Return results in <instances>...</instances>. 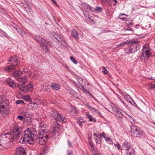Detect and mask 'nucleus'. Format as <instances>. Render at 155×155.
<instances>
[{"label": "nucleus", "instance_id": "obj_35", "mask_svg": "<svg viewBox=\"0 0 155 155\" xmlns=\"http://www.w3.org/2000/svg\"><path fill=\"white\" fill-rule=\"evenodd\" d=\"M89 108L90 109V110H91L94 113H95L97 110L94 108L91 107L90 106L89 107Z\"/></svg>", "mask_w": 155, "mask_h": 155}, {"label": "nucleus", "instance_id": "obj_56", "mask_svg": "<svg viewBox=\"0 0 155 155\" xmlns=\"http://www.w3.org/2000/svg\"><path fill=\"white\" fill-rule=\"evenodd\" d=\"M100 137H104L105 138V137H105L104 136V134H101V135H100Z\"/></svg>", "mask_w": 155, "mask_h": 155}, {"label": "nucleus", "instance_id": "obj_64", "mask_svg": "<svg viewBox=\"0 0 155 155\" xmlns=\"http://www.w3.org/2000/svg\"><path fill=\"white\" fill-rule=\"evenodd\" d=\"M116 3H114V4H113L114 5V6H115V5H116Z\"/></svg>", "mask_w": 155, "mask_h": 155}, {"label": "nucleus", "instance_id": "obj_20", "mask_svg": "<svg viewBox=\"0 0 155 155\" xmlns=\"http://www.w3.org/2000/svg\"><path fill=\"white\" fill-rule=\"evenodd\" d=\"M120 93L123 96L124 98L127 101L131 103L130 100V99H132L130 95L126 93L122 92L121 91H120Z\"/></svg>", "mask_w": 155, "mask_h": 155}, {"label": "nucleus", "instance_id": "obj_5", "mask_svg": "<svg viewBox=\"0 0 155 155\" xmlns=\"http://www.w3.org/2000/svg\"><path fill=\"white\" fill-rule=\"evenodd\" d=\"M51 35L53 36V40L57 43L60 44L63 47H66L67 44L63 37L58 33L53 32L51 33Z\"/></svg>", "mask_w": 155, "mask_h": 155}, {"label": "nucleus", "instance_id": "obj_50", "mask_svg": "<svg viewBox=\"0 0 155 155\" xmlns=\"http://www.w3.org/2000/svg\"><path fill=\"white\" fill-rule=\"evenodd\" d=\"M149 88L150 89H152L155 88V85H153L152 86L150 87H149Z\"/></svg>", "mask_w": 155, "mask_h": 155}, {"label": "nucleus", "instance_id": "obj_23", "mask_svg": "<svg viewBox=\"0 0 155 155\" xmlns=\"http://www.w3.org/2000/svg\"><path fill=\"white\" fill-rule=\"evenodd\" d=\"M78 122L79 125L81 127L83 126V124L85 123V120L83 117H78Z\"/></svg>", "mask_w": 155, "mask_h": 155}, {"label": "nucleus", "instance_id": "obj_45", "mask_svg": "<svg viewBox=\"0 0 155 155\" xmlns=\"http://www.w3.org/2000/svg\"><path fill=\"white\" fill-rule=\"evenodd\" d=\"M53 4L56 5L57 6H58V5L57 4V2L55 0H51Z\"/></svg>", "mask_w": 155, "mask_h": 155}, {"label": "nucleus", "instance_id": "obj_30", "mask_svg": "<svg viewBox=\"0 0 155 155\" xmlns=\"http://www.w3.org/2000/svg\"><path fill=\"white\" fill-rule=\"evenodd\" d=\"M71 60L74 64H77L78 62L73 56H71L70 58Z\"/></svg>", "mask_w": 155, "mask_h": 155}, {"label": "nucleus", "instance_id": "obj_2", "mask_svg": "<svg viewBox=\"0 0 155 155\" xmlns=\"http://www.w3.org/2000/svg\"><path fill=\"white\" fill-rule=\"evenodd\" d=\"M37 135L36 130L34 128L30 127L22 133L19 142L21 143L28 142L29 143H32L37 139Z\"/></svg>", "mask_w": 155, "mask_h": 155}, {"label": "nucleus", "instance_id": "obj_27", "mask_svg": "<svg viewBox=\"0 0 155 155\" xmlns=\"http://www.w3.org/2000/svg\"><path fill=\"white\" fill-rule=\"evenodd\" d=\"M87 9L88 11H91L95 12V8L92 7L90 5H87Z\"/></svg>", "mask_w": 155, "mask_h": 155}, {"label": "nucleus", "instance_id": "obj_39", "mask_svg": "<svg viewBox=\"0 0 155 155\" xmlns=\"http://www.w3.org/2000/svg\"><path fill=\"white\" fill-rule=\"evenodd\" d=\"M90 144L92 148V149H94V146L93 143L91 142V141L89 140Z\"/></svg>", "mask_w": 155, "mask_h": 155}, {"label": "nucleus", "instance_id": "obj_7", "mask_svg": "<svg viewBox=\"0 0 155 155\" xmlns=\"http://www.w3.org/2000/svg\"><path fill=\"white\" fill-rule=\"evenodd\" d=\"M18 88L22 91L27 92L28 91H31L33 90L34 86L31 82H29L25 86L21 84L17 85Z\"/></svg>", "mask_w": 155, "mask_h": 155}, {"label": "nucleus", "instance_id": "obj_34", "mask_svg": "<svg viewBox=\"0 0 155 155\" xmlns=\"http://www.w3.org/2000/svg\"><path fill=\"white\" fill-rule=\"evenodd\" d=\"M127 42H124L119 44L118 46V47H120L121 46H124L126 44Z\"/></svg>", "mask_w": 155, "mask_h": 155}, {"label": "nucleus", "instance_id": "obj_1", "mask_svg": "<svg viewBox=\"0 0 155 155\" xmlns=\"http://www.w3.org/2000/svg\"><path fill=\"white\" fill-rule=\"evenodd\" d=\"M21 128L15 126L10 132L3 133L0 135V146L2 147L7 148L10 141L13 142L14 139H17L20 136Z\"/></svg>", "mask_w": 155, "mask_h": 155}, {"label": "nucleus", "instance_id": "obj_16", "mask_svg": "<svg viewBox=\"0 0 155 155\" xmlns=\"http://www.w3.org/2000/svg\"><path fill=\"white\" fill-rule=\"evenodd\" d=\"M17 81L21 84L24 85L28 81V79L25 76L17 78Z\"/></svg>", "mask_w": 155, "mask_h": 155}, {"label": "nucleus", "instance_id": "obj_40", "mask_svg": "<svg viewBox=\"0 0 155 155\" xmlns=\"http://www.w3.org/2000/svg\"><path fill=\"white\" fill-rule=\"evenodd\" d=\"M102 72L104 74H106L107 73L108 71L105 68L103 67Z\"/></svg>", "mask_w": 155, "mask_h": 155}, {"label": "nucleus", "instance_id": "obj_24", "mask_svg": "<svg viewBox=\"0 0 155 155\" xmlns=\"http://www.w3.org/2000/svg\"><path fill=\"white\" fill-rule=\"evenodd\" d=\"M22 74V72L21 71L17 70L13 73V75L14 77H19L21 76Z\"/></svg>", "mask_w": 155, "mask_h": 155}, {"label": "nucleus", "instance_id": "obj_48", "mask_svg": "<svg viewBox=\"0 0 155 155\" xmlns=\"http://www.w3.org/2000/svg\"><path fill=\"white\" fill-rule=\"evenodd\" d=\"M88 20H90V21H93V19H91V16H90L89 15L88 16Z\"/></svg>", "mask_w": 155, "mask_h": 155}, {"label": "nucleus", "instance_id": "obj_54", "mask_svg": "<svg viewBox=\"0 0 155 155\" xmlns=\"http://www.w3.org/2000/svg\"><path fill=\"white\" fill-rule=\"evenodd\" d=\"M148 78L149 79H150L151 80H154L155 79L153 77L149 78Z\"/></svg>", "mask_w": 155, "mask_h": 155}, {"label": "nucleus", "instance_id": "obj_42", "mask_svg": "<svg viewBox=\"0 0 155 155\" xmlns=\"http://www.w3.org/2000/svg\"><path fill=\"white\" fill-rule=\"evenodd\" d=\"M118 18L123 21L126 20V19H127L126 18L123 17L122 16H119Z\"/></svg>", "mask_w": 155, "mask_h": 155}, {"label": "nucleus", "instance_id": "obj_59", "mask_svg": "<svg viewBox=\"0 0 155 155\" xmlns=\"http://www.w3.org/2000/svg\"><path fill=\"white\" fill-rule=\"evenodd\" d=\"M102 2L103 3H105L107 1V0H101Z\"/></svg>", "mask_w": 155, "mask_h": 155}, {"label": "nucleus", "instance_id": "obj_31", "mask_svg": "<svg viewBox=\"0 0 155 155\" xmlns=\"http://www.w3.org/2000/svg\"><path fill=\"white\" fill-rule=\"evenodd\" d=\"M94 138L97 143H100L101 142V139L100 137H98L96 138V137H94Z\"/></svg>", "mask_w": 155, "mask_h": 155}, {"label": "nucleus", "instance_id": "obj_62", "mask_svg": "<svg viewBox=\"0 0 155 155\" xmlns=\"http://www.w3.org/2000/svg\"><path fill=\"white\" fill-rule=\"evenodd\" d=\"M94 155H99V154H98L97 153H96L95 154H94Z\"/></svg>", "mask_w": 155, "mask_h": 155}, {"label": "nucleus", "instance_id": "obj_28", "mask_svg": "<svg viewBox=\"0 0 155 155\" xmlns=\"http://www.w3.org/2000/svg\"><path fill=\"white\" fill-rule=\"evenodd\" d=\"M105 139L107 143L110 145L113 144V143L111 139L109 137H105Z\"/></svg>", "mask_w": 155, "mask_h": 155}, {"label": "nucleus", "instance_id": "obj_13", "mask_svg": "<svg viewBox=\"0 0 155 155\" xmlns=\"http://www.w3.org/2000/svg\"><path fill=\"white\" fill-rule=\"evenodd\" d=\"M46 127L47 125L44 122H41L40 123L38 128L39 134L41 135L43 134L42 133H44L45 130L46 129Z\"/></svg>", "mask_w": 155, "mask_h": 155}, {"label": "nucleus", "instance_id": "obj_33", "mask_svg": "<svg viewBox=\"0 0 155 155\" xmlns=\"http://www.w3.org/2000/svg\"><path fill=\"white\" fill-rule=\"evenodd\" d=\"M87 117L89 119V120L91 121H92L93 120V119L92 116L90 114H87Z\"/></svg>", "mask_w": 155, "mask_h": 155}, {"label": "nucleus", "instance_id": "obj_8", "mask_svg": "<svg viewBox=\"0 0 155 155\" xmlns=\"http://www.w3.org/2000/svg\"><path fill=\"white\" fill-rule=\"evenodd\" d=\"M130 134L135 137H139L142 135L143 132L137 127L133 126L131 127Z\"/></svg>", "mask_w": 155, "mask_h": 155}, {"label": "nucleus", "instance_id": "obj_38", "mask_svg": "<svg viewBox=\"0 0 155 155\" xmlns=\"http://www.w3.org/2000/svg\"><path fill=\"white\" fill-rule=\"evenodd\" d=\"M24 98L25 100L27 101H29L31 99L30 97L28 96H25Z\"/></svg>", "mask_w": 155, "mask_h": 155}, {"label": "nucleus", "instance_id": "obj_6", "mask_svg": "<svg viewBox=\"0 0 155 155\" xmlns=\"http://www.w3.org/2000/svg\"><path fill=\"white\" fill-rule=\"evenodd\" d=\"M51 116L56 121H59L61 123H64L66 121V118L58 111H52L50 112Z\"/></svg>", "mask_w": 155, "mask_h": 155}, {"label": "nucleus", "instance_id": "obj_15", "mask_svg": "<svg viewBox=\"0 0 155 155\" xmlns=\"http://www.w3.org/2000/svg\"><path fill=\"white\" fill-rule=\"evenodd\" d=\"M61 126L58 123L56 122H54L53 128V133L54 135L56 133H58L59 130Z\"/></svg>", "mask_w": 155, "mask_h": 155}, {"label": "nucleus", "instance_id": "obj_47", "mask_svg": "<svg viewBox=\"0 0 155 155\" xmlns=\"http://www.w3.org/2000/svg\"><path fill=\"white\" fill-rule=\"evenodd\" d=\"M91 152L93 154V155H94V154H95L97 152H95V150L94 149H92L91 150Z\"/></svg>", "mask_w": 155, "mask_h": 155}, {"label": "nucleus", "instance_id": "obj_49", "mask_svg": "<svg viewBox=\"0 0 155 155\" xmlns=\"http://www.w3.org/2000/svg\"><path fill=\"white\" fill-rule=\"evenodd\" d=\"M96 112L98 115H100L101 114V112L100 111L97 110Z\"/></svg>", "mask_w": 155, "mask_h": 155}, {"label": "nucleus", "instance_id": "obj_10", "mask_svg": "<svg viewBox=\"0 0 155 155\" xmlns=\"http://www.w3.org/2000/svg\"><path fill=\"white\" fill-rule=\"evenodd\" d=\"M137 42L136 41H132L129 43V45H130L129 48V53H132L135 51H136L139 49V47L137 46V45H135L133 46L132 45L134 44H136Z\"/></svg>", "mask_w": 155, "mask_h": 155}, {"label": "nucleus", "instance_id": "obj_53", "mask_svg": "<svg viewBox=\"0 0 155 155\" xmlns=\"http://www.w3.org/2000/svg\"><path fill=\"white\" fill-rule=\"evenodd\" d=\"M93 135L94 136V137H95L96 138L98 137L96 133H94L93 134Z\"/></svg>", "mask_w": 155, "mask_h": 155}, {"label": "nucleus", "instance_id": "obj_12", "mask_svg": "<svg viewBox=\"0 0 155 155\" xmlns=\"http://www.w3.org/2000/svg\"><path fill=\"white\" fill-rule=\"evenodd\" d=\"M130 143L128 141H125L123 143L121 147V149L127 151L131 150L132 148Z\"/></svg>", "mask_w": 155, "mask_h": 155}, {"label": "nucleus", "instance_id": "obj_26", "mask_svg": "<svg viewBox=\"0 0 155 155\" xmlns=\"http://www.w3.org/2000/svg\"><path fill=\"white\" fill-rule=\"evenodd\" d=\"M126 24L128 27L130 28L133 26V23L131 21H127L126 22Z\"/></svg>", "mask_w": 155, "mask_h": 155}, {"label": "nucleus", "instance_id": "obj_61", "mask_svg": "<svg viewBox=\"0 0 155 155\" xmlns=\"http://www.w3.org/2000/svg\"><path fill=\"white\" fill-rule=\"evenodd\" d=\"M117 97L119 98V99L120 100L121 99H120V97H119V95H118V94H117Z\"/></svg>", "mask_w": 155, "mask_h": 155}, {"label": "nucleus", "instance_id": "obj_17", "mask_svg": "<svg viewBox=\"0 0 155 155\" xmlns=\"http://www.w3.org/2000/svg\"><path fill=\"white\" fill-rule=\"evenodd\" d=\"M6 81L9 86L13 89H15L16 87V85L14 81L10 78H8L6 80Z\"/></svg>", "mask_w": 155, "mask_h": 155}, {"label": "nucleus", "instance_id": "obj_37", "mask_svg": "<svg viewBox=\"0 0 155 155\" xmlns=\"http://www.w3.org/2000/svg\"><path fill=\"white\" fill-rule=\"evenodd\" d=\"M82 90L83 91L85 94L90 93V92L86 89L83 87H82Z\"/></svg>", "mask_w": 155, "mask_h": 155}, {"label": "nucleus", "instance_id": "obj_60", "mask_svg": "<svg viewBox=\"0 0 155 155\" xmlns=\"http://www.w3.org/2000/svg\"><path fill=\"white\" fill-rule=\"evenodd\" d=\"M113 1L115 3H117V0H113Z\"/></svg>", "mask_w": 155, "mask_h": 155}, {"label": "nucleus", "instance_id": "obj_22", "mask_svg": "<svg viewBox=\"0 0 155 155\" xmlns=\"http://www.w3.org/2000/svg\"><path fill=\"white\" fill-rule=\"evenodd\" d=\"M51 87L53 90H58L60 88V85L55 83H52L51 85Z\"/></svg>", "mask_w": 155, "mask_h": 155}, {"label": "nucleus", "instance_id": "obj_55", "mask_svg": "<svg viewBox=\"0 0 155 155\" xmlns=\"http://www.w3.org/2000/svg\"><path fill=\"white\" fill-rule=\"evenodd\" d=\"M126 31L129 30V31H132V29L131 28H130V29L127 28V29H126Z\"/></svg>", "mask_w": 155, "mask_h": 155}, {"label": "nucleus", "instance_id": "obj_51", "mask_svg": "<svg viewBox=\"0 0 155 155\" xmlns=\"http://www.w3.org/2000/svg\"><path fill=\"white\" fill-rule=\"evenodd\" d=\"M68 142L69 146V147H71V144L70 141L69 140H68Z\"/></svg>", "mask_w": 155, "mask_h": 155}, {"label": "nucleus", "instance_id": "obj_18", "mask_svg": "<svg viewBox=\"0 0 155 155\" xmlns=\"http://www.w3.org/2000/svg\"><path fill=\"white\" fill-rule=\"evenodd\" d=\"M4 70L6 72H11L15 70V66L11 65L6 66Z\"/></svg>", "mask_w": 155, "mask_h": 155}, {"label": "nucleus", "instance_id": "obj_14", "mask_svg": "<svg viewBox=\"0 0 155 155\" xmlns=\"http://www.w3.org/2000/svg\"><path fill=\"white\" fill-rule=\"evenodd\" d=\"M15 155H26L25 149L21 147H18L16 148Z\"/></svg>", "mask_w": 155, "mask_h": 155}, {"label": "nucleus", "instance_id": "obj_25", "mask_svg": "<svg viewBox=\"0 0 155 155\" xmlns=\"http://www.w3.org/2000/svg\"><path fill=\"white\" fill-rule=\"evenodd\" d=\"M130 151H129L128 150L127 151L126 153L127 155H135V151L132 148L130 150Z\"/></svg>", "mask_w": 155, "mask_h": 155}, {"label": "nucleus", "instance_id": "obj_4", "mask_svg": "<svg viewBox=\"0 0 155 155\" xmlns=\"http://www.w3.org/2000/svg\"><path fill=\"white\" fill-rule=\"evenodd\" d=\"M142 50V52L140 59L142 61L144 62L151 56V50L149 49L148 45L147 44L143 46Z\"/></svg>", "mask_w": 155, "mask_h": 155}, {"label": "nucleus", "instance_id": "obj_9", "mask_svg": "<svg viewBox=\"0 0 155 155\" xmlns=\"http://www.w3.org/2000/svg\"><path fill=\"white\" fill-rule=\"evenodd\" d=\"M112 109V112L114 114L115 116L117 117V118H122V110L119 108L117 107H116L114 106L113 107L111 106Z\"/></svg>", "mask_w": 155, "mask_h": 155}, {"label": "nucleus", "instance_id": "obj_3", "mask_svg": "<svg viewBox=\"0 0 155 155\" xmlns=\"http://www.w3.org/2000/svg\"><path fill=\"white\" fill-rule=\"evenodd\" d=\"M35 41L40 45V47L45 52L48 51L51 46V43L47 41L45 39L37 35L35 37Z\"/></svg>", "mask_w": 155, "mask_h": 155}, {"label": "nucleus", "instance_id": "obj_58", "mask_svg": "<svg viewBox=\"0 0 155 155\" xmlns=\"http://www.w3.org/2000/svg\"><path fill=\"white\" fill-rule=\"evenodd\" d=\"M120 100L122 103H123L124 104V101H123V100L121 99H120Z\"/></svg>", "mask_w": 155, "mask_h": 155}, {"label": "nucleus", "instance_id": "obj_63", "mask_svg": "<svg viewBox=\"0 0 155 155\" xmlns=\"http://www.w3.org/2000/svg\"><path fill=\"white\" fill-rule=\"evenodd\" d=\"M70 153H71L70 152H68V154L67 155H70Z\"/></svg>", "mask_w": 155, "mask_h": 155}, {"label": "nucleus", "instance_id": "obj_11", "mask_svg": "<svg viewBox=\"0 0 155 155\" xmlns=\"http://www.w3.org/2000/svg\"><path fill=\"white\" fill-rule=\"evenodd\" d=\"M8 61L12 63L11 65L15 66L18 65L19 63V61L18 60V58L15 56H13L10 58Z\"/></svg>", "mask_w": 155, "mask_h": 155}, {"label": "nucleus", "instance_id": "obj_21", "mask_svg": "<svg viewBox=\"0 0 155 155\" xmlns=\"http://www.w3.org/2000/svg\"><path fill=\"white\" fill-rule=\"evenodd\" d=\"M71 35L72 36L75 38V39L76 40H78L79 39V37L78 36V34L77 31H76L75 29H73L71 31Z\"/></svg>", "mask_w": 155, "mask_h": 155}, {"label": "nucleus", "instance_id": "obj_52", "mask_svg": "<svg viewBox=\"0 0 155 155\" xmlns=\"http://www.w3.org/2000/svg\"><path fill=\"white\" fill-rule=\"evenodd\" d=\"M123 15H125L126 16H127V15L124 14H120L119 16H122Z\"/></svg>", "mask_w": 155, "mask_h": 155}, {"label": "nucleus", "instance_id": "obj_43", "mask_svg": "<svg viewBox=\"0 0 155 155\" xmlns=\"http://www.w3.org/2000/svg\"><path fill=\"white\" fill-rule=\"evenodd\" d=\"M30 70L26 68H24L23 70V71L25 73H27Z\"/></svg>", "mask_w": 155, "mask_h": 155}, {"label": "nucleus", "instance_id": "obj_32", "mask_svg": "<svg viewBox=\"0 0 155 155\" xmlns=\"http://www.w3.org/2000/svg\"><path fill=\"white\" fill-rule=\"evenodd\" d=\"M114 144L115 146V148L118 150H119L120 149V146L119 143H114Z\"/></svg>", "mask_w": 155, "mask_h": 155}, {"label": "nucleus", "instance_id": "obj_36", "mask_svg": "<svg viewBox=\"0 0 155 155\" xmlns=\"http://www.w3.org/2000/svg\"><path fill=\"white\" fill-rule=\"evenodd\" d=\"M16 103L18 104H23L24 103V102L22 100H18L16 101Z\"/></svg>", "mask_w": 155, "mask_h": 155}, {"label": "nucleus", "instance_id": "obj_41", "mask_svg": "<svg viewBox=\"0 0 155 155\" xmlns=\"http://www.w3.org/2000/svg\"><path fill=\"white\" fill-rule=\"evenodd\" d=\"M24 115H25V117H26L27 118L29 117L30 116V114L28 112H26L25 113V114Z\"/></svg>", "mask_w": 155, "mask_h": 155}, {"label": "nucleus", "instance_id": "obj_44", "mask_svg": "<svg viewBox=\"0 0 155 155\" xmlns=\"http://www.w3.org/2000/svg\"><path fill=\"white\" fill-rule=\"evenodd\" d=\"M17 118H18L20 120H22L23 119L24 117L21 116H17Z\"/></svg>", "mask_w": 155, "mask_h": 155}, {"label": "nucleus", "instance_id": "obj_19", "mask_svg": "<svg viewBox=\"0 0 155 155\" xmlns=\"http://www.w3.org/2000/svg\"><path fill=\"white\" fill-rule=\"evenodd\" d=\"M38 107V104L35 102L29 103L27 106V108L29 110H31L36 108Z\"/></svg>", "mask_w": 155, "mask_h": 155}, {"label": "nucleus", "instance_id": "obj_29", "mask_svg": "<svg viewBox=\"0 0 155 155\" xmlns=\"http://www.w3.org/2000/svg\"><path fill=\"white\" fill-rule=\"evenodd\" d=\"M95 12H102V8L100 7L97 6L95 8Z\"/></svg>", "mask_w": 155, "mask_h": 155}, {"label": "nucleus", "instance_id": "obj_46", "mask_svg": "<svg viewBox=\"0 0 155 155\" xmlns=\"http://www.w3.org/2000/svg\"><path fill=\"white\" fill-rule=\"evenodd\" d=\"M31 73L30 71L28 72L27 73V74H26V75L28 76V77H30L31 75Z\"/></svg>", "mask_w": 155, "mask_h": 155}, {"label": "nucleus", "instance_id": "obj_57", "mask_svg": "<svg viewBox=\"0 0 155 155\" xmlns=\"http://www.w3.org/2000/svg\"><path fill=\"white\" fill-rule=\"evenodd\" d=\"M89 94H90V96L91 97L94 98L93 95L91 93H90Z\"/></svg>", "mask_w": 155, "mask_h": 155}]
</instances>
